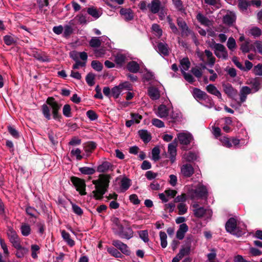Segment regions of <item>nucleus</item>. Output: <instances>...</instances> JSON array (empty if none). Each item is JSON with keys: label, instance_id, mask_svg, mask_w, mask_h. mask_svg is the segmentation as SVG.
I'll return each instance as SVG.
<instances>
[{"label": "nucleus", "instance_id": "nucleus-4", "mask_svg": "<svg viewBox=\"0 0 262 262\" xmlns=\"http://www.w3.org/2000/svg\"><path fill=\"white\" fill-rule=\"evenodd\" d=\"M226 231L237 236L241 237L246 233L247 226L243 223H237V220L234 217H230L226 223Z\"/></svg>", "mask_w": 262, "mask_h": 262}, {"label": "nucleus", "instance_id": "nucleus-19", "mask_svg": "<svg viewBox=\"0 0 262 262\" xmlns=\"http://www.w3.org/2000/svg\"><path fill=\"white\" fill-rule=\"evenodd\" d=\"M169 113V109L164 104L160 105L156 112V115L161 118L168 117Z\"/></svg>", "mask_w": 262, "mask_h": 262}, {"label": "nucleus", "instance_id": "nucleus-36", "mask_svg": "<svg viewBox=\"0 0 262 262\" xmlns=\"http://www.w3.org/2000/svg\"><path fill=\"white\" fill-rule=\"evenodd\" d=\"M140 138L145 143H147L151 140V136L146 130H140L139 131Z\"/></svg>", "mask_w": 262, "mask_h": 262}, {"label": "nucleus", "instance_id": "nucleus-37", "mask_svg": "<svg viewBox=\"0 0 262 262\" xmlns=\"http://www.w3.org/2000/svg\"><path fill=\"white\" fill-rule=\"evenodd\" d=\"M112 167V164L108 162H103L97 167V171L99 172H104L107 171Z\"/></svg>", "mask_w": 262, "mask_h": 262}, {"label": "nucleus", "instance_id": "nucleus-43", "mask_svg": "<svg viewBox=\"0 0 262 262\" xmlns=\"http://www.w3.org/2000/svg\"><path fill=\"white\" fill-rule=\"evenodd\" d=\"M122 91V90H121L119 85H118L117 86H115L114 88H113L111 90L112 96L114 98H116V99L118 98L119 97Z\"/></svg>", "mask_w": 262, "mask_h": 262}, {"label": "nucleus", "instance_id": "nucleus-20", "mask_svg": "<svg viewBox=\"0 0 262 262\" xmlns=\"http://www.w3.org/2000/svg\"><path fill=\"white\" fill-rule=\"evenodd\" d=\"M141 73L142 74V80L144 82H149L155 79V77L154 73L146 68L142 69Z\"/></svg>", "mask_w": 262, "mask_h": 262}, {"label": "nucleus", "instance_id": "nucleus-7", "mask_svg": "<svg viewBox=\"0 0 262 262\" xmlns=\"http://www.w3.org/2000/svg\"><path fill=\"white\" fill-rule=\"evenodd\" d=\"M198 56L204 63L207 64L208 66H213L215 63V58L209 50H205L204 53L198 52Z\"/></svg>", "mask_w": 262, "mask_h": 262}, {"label": "nucleus", "instance_id": "nucleus-3", "mask_svg": "<svg viewBox=\"0 0 262 262\" xmlns=\"http://www.w3.org/2000/svg\"><path fill=\"white\" fill-rule=\"evenodd\" d=\"M111 222V228L115 234L127 239H129L133 237L134 231L132 228L127 226L124 229L118 217L115 216H112Z\"/></svg>", "mask_w": 262, "mask_h": 262}, {"label": "nucleus", "instance_id": "nucleus-30", "mask_svg": "<svg viewBox=\"0 0 262 262\" xmlns=\"http://www.w3.org/2000/svg\"><path fill=\"white\" fill-rule=\"evenodd\" d=\"M61 236L63 240L70 247H73L75 245V242L71 238L70 234L63 230L61 231Z\"/></svg>", "mask_w": 262, "mask_h": 262}, {"label": "nucleus", "instance_id": "nucleus-18", "mask_svg": "<svg viewBox=\"0 0 262 262\" xmlns=\"http://www.w3.org/2000/svg\"><path fill=\"white\" fill-rule=\"evenodd\" d=\"M177 143L173 142L169 144L168 146V154L169 155V159L171 163L176 161V157L177 155Z\"/></svg>", "mask_w": 262, "mask_h": 262}, {"label": "nucleus", "instance_id": "nucleus-11", "mask_svg": "<svg viewBox=\"0 0 262 262\" xmlns=\"http://www.w3.org/2000/svg\"><path fill=\"white\" fill-rule=\"evenodd\" d=\"M7 236L9 241L12 244V246H17V244L20 243V239L16 232L11 227H8L7 232Z\"/></svg>", "mask_w": 262, "mask_h": 262}, {"label": "nucleus", "instance_id": "nucleus-17", "mask_svg": "<svg viewBox=\"0 0 262 262\" xmlns=\"http://www.w3.org/2000/svg\"><path fill=\"white\" fill-rule=\"evenodd\" d=\"M177 24L181 29L182 36H187L190 34V30L182 18H179L177 19Z\"/></svg>", "mask_w": 262, "mask_h": 262}, {"label": "nucleus", "instance_id": "nucleus-53", "mask_svg": "<svg viewBox=\"0 0 262 262\" xmlns=\"http://www.w3.org/2000/svg\"><path fill=\"white\" fill-rule=\"evenodd\" d=\"M250 5V2H248L245 0H239L238 6L242 11H246L247 9V7Z\"/></svg>", "mask_w": 262, "mask_h": 262}, {"label": "nucleus", "instance_id": "nucleus-42", "mask_svg": "<svg viewBox=\"0 0 262 262\" xmlns=\"http://www.w3.org/2000/svg\"><path fill=\"white\" fill-rule=\"evenodd\" d=\"M227 46L230 51H234L236 48L235 40L232 37H229L227 42Z\"/></svg>", "mask_w": 262, "mask_h": 262}, {"label": "nucleus", "instance_id": "nucleus-10", "mask_svg": "<svg viewBox=\"0 0 262 262\" xmlns=\"http://www.w3.org/2000/svg\"><path fill=\"white\" fill-rule=\"evenodd\" d=\"M194 196L198 199H205L206 200L208 197V189L207 187L203 185H199L193 191Z\"/></svg>", "mask_w": 262, "mask_h": 262}, {"label": "nucleus", "instance_id": "nucleus-63", "mask_svg": "<svg viewBox=\"0 0 262 262\" xmlns=\"http://www.w3.org/2000/svg\"><path fill=\"white\" fill-rule=\"evenodd\" d=\"M130 116L132 120L137 124L139 123L143 118L141 115L136 113H131Z\"/></svg>", "mask_w": 262, "mask_h": 262}, {"label": "nucleus", "instance_id": "nucleus-13", "mask_svg": "<svg viewBox=\"0 0 262 262\" xmlns=\"http://www.w3.org/2000/svg\"><path fill=\"white\" fill-rule=\"evenodd\" d=\"M112 244L117 249H119L124 254L127 255L130 254V251L129 250L128 246L121 241L118 239L113 240L112 241Z\"/></svg>", "mask_w": 262, "mask_h": 262}, {"label": "nucleus", "instance_id": "nucleus-23", "mask_svg": "<svg viewBox=\"0 0 262 262\" xmlns=\"http://www.w3.org/2000/svg\"><path fill=\"white\" fill-rule=\"evenodd\" d=\"M240 49L243 53H248L250 51H255L254 46L249 39H246L242 43Z\"/></svg>", "mask_w": 262, "mask_h": 262}, {"label": "nucleus", "instance_id": "nucleus-44", "mask_svg": "<svg viewBox=\"0 0 262 262\" xmlns=\"http://www.w3.org/2000/svg\"><path fill=\"white\" fill-rule=\"evenodd\" d=\"M160 149L158 147H155L152 149V159L154 161H157L160 159Z\"/></svg>", "mask_w": 262, "mask_h": 262}, {"label": "nucleus", "instance_id": "nucleus-45", "mask_svg": "<svg viewBox=\"0 0 262 262\" xmlns=\"http://www.w3.org/2000/svg\"><path fill=\"white\" fill-rule=\"evenodd\" d=\"M139 237L145 242H149L148 232L147 230H141L138 232Z\"/></svg>", "mask_w": 262, "mask_h": 262}, {"label": "nucleus", "instance_id": "nucleus-22", "mask_svg": "<svg viewBox=\"0 0 262 262\" xmlns=\"http://www.w3.org/2000/svg\"><path fill=\"white\" fill-rule=\"evenodd\" d=\"M156 50L161 55L167 56L169 53V50L167 43L159 42L156 48Z\"/></svg>", "mask_w": 262, "mask_h": 262}, {"label": "nucleus", "instance_id": "nucleus-9", "mask_svg": "<svg viewBox=\"0 0 262 262\" xmlns=\"http://www.w3.org/2000/svg\"><path fill=\"white\" fill-rule=\"evenodd\" d=\"M215 55L219 58L226 59L228 54L225 47L221 43H215L213 46Z\"/></svg>", "mask_w": 262, "mask_h": 262}, {"label": "nucleus", "instance_id": "nucleus-12", "mask_svg": "<svg viewBox=\"0 0 262 262\" xmlns=\"http://www.w3.org/2000/svg\"><path fill=\"white\" fill-rule=\"evenodd\" d=\"M178 139L181 144L187 145L193 139L192 135L188 133H181L177 135Z\"/></svg>", "mask_w": 262, "mask_h": 262}, {"label": "nucleus", "instance_id": "nucleus-31", "mask_svg": "<svg viewBox=\"0 0 262 262\" xmlns=\"http://www.w3.org/2000/svg\"><path fill=\"white\" fill-rule=\"evenodd\" d=\"M196 19L202 25L209 27L211 25V21L205 16L201 13H199L196 15Z\"/></svg>", "mask_w": 262, "mask_h": 262}, {"label": "nucleus", "instance_id": "nucleus-57", "mask_svg": "<svg viewBox=\"0 0 262 262\" xmlns=\"http://www.w3.org/2000/svg\"><path fill=\"white\" fill-rule=\"evenodd\" d=\"M86 116L91 121H94L97 119L98 116L96 112L93 110H89L86 112Z\"/></svg>", "mask_w": 262, "mask_h": 262}, {"label": "nucleus", "instance_id": "nucleus-21", "mask_svg": "<svg viewBox=\"0 0 262 262\" xmlns=\"http://www.w3.org/2000/svg\"><path fill=\"white\" fill-rule=\"evenodd\" d=\"M250 84L255 92L258 91L262 86V78L256 77L249 80L248 83Z\"/></svg>", "mask_w": 262, "mask_h": 262}, {"label": "nucleus", "instance_id": "nucleus-61", "mask_svg": "<svg viewBox=\"0 0 262 262\" xmlns=\"http://www.w3.org/2000/svg\"><path fill=\"white\" fill-rule=\"evenodd\" d=\"M191 72L197 78H200L202 75V69L199 67H193L191 70Z\"/></svg>", "mask_w": 262, "mask_h": 262}, {"label": "nucleus", "instance_id": "nucleus-29", "mask_svg": "<svg viewBox=\"0 0 262 262\" xmlns=\"http://www.w3.org/2000/svg\"><path fill=\"white\" fill-rule=\"evenodd\" d=\"M13 247L16 250L15 254L18 258H21L24 257L28 251V249L22 247L20 245V243L17 244V246H14Z\"/></svg>", "mask_w": 262, "mask_h": 262}, {"label": "nucleus", "instance_id": "nucleus-48", "mask_svg": "<svg viewBox=\"0 0 262 262\" xmlns=\"http://www.w3.org/2000/svg\"><path fill=\"white\" fill-rule=\"evenodd\" d=\"M160 238L161 240V247L163 248H165L166 247L167 245V235L163 231H161L160 232Z\"/></svg>", "mask_w": 262, "mask_h": 262}, {"label": "nucleus", "instance_id": "nucleus-64", "mask_svg": "<svg viewBox=\"0 0 262 262\" xmlns=\"http://www.w3.org/2000/svg\"><path fill=\"white\" fill-rule=\"evenodd\" d=\"M151 123L153 125L158 127L162 128L165 126L164 123L160 119L154 118L152 120Z\"/></svg>", "mask_w": 262, "mask_h": 262}, {"label": "nucleus", "instance_id": "nucleus-2", "mask_svg": "<svg viewBox=\"0 0 262 262\" xmlns=\"http://www.w3.org/2000/svg\"><path fill=\"white\" fill-rule=\"evenodd\" d=\"M110 176L108 174H100L99 179L93 180L95 190L93 191L94 197L96 200H101L107 190L109 186Z\"/></svg>", "mask_w": 262, "mask_h": 262}, {"label": "nucleus", "instance_id": "nucleus-47", "mask_svg": "<svg viewBox=\"0 0 262 262\" xmlns=\"http://www.w3.org/2000/svg\"><path fill=\"white\" fill-rule=\"evenodd\" d=\"M152 30L154 32V34L158 36L159 38L162 35V30L161 29L160 26L157 24H154L152 25Z\"/></svg>", "mask_w": 262, "mask_h": 262}, {"label": "nucleus", "instance_id": "nucleus-52", "mask_svg": "<svg viewBox=\"0 0 262 262\" xmlns=\"http://www.w3.org/2000/svg\"><path fill=\"white\" fill-rule=\"evenodd\" d=\"M221 142L222 145L227 148H231L232 146V144L231 142V139L227 137H223L221 139Z\"/></svg>", "mask_w": 262, "mask_h": 262}, {"label": "nucleus", "instance_id": "nucleus-27", "mask_svg": "<svg viewBox=\"0 0 262 262\" xmlns=\"http://www.w3.org/2000/svg\"><path fill=\"white\" fill-rule=\"evenodd\" d=\"M148 94L149 97L154 100H158L160 97V91L155 87H149L148 89Z\"/></svg>", "mask_w": 262, "mask_h": 262}, {"label": "nucleus", "instance_id": "nucleus-6", "mask_svg": "<svg viewBox=\"0 0 262 262\" xmlns=\"http://www.w3.org/2000/svg\"><path fill=\"white\" fill-rule=\"evenodd\" d=\"M102 43H104L103 46H106V48H111L110 39L105 36H102L101 39L99 37H93L89 42L90 46L92 48H98L102 45Z\"/></svg>", "mask_w": 262, "mask_h": 262}, {"label": "nucleus", "instance_id": "nucleus-24", "mask_svg": "<svg viewBox=\"0 0 262 262\" xmlns=\"http://www.w3.org/2000/svg\"><path fill=\"white\" fill-rule=\"evenodd\" d=\"M120 13L123 18L126 21H129L134 18V13L133 11L128 8H122L120 11Z\"/></svg>", "mask_w": 262, "mask_h": 262}, {"label": "nucleus", "instance_id": "nucleus-55", "mask_svg": "<svg viewBox=\"0 0 262 262\" xmlns=\"http://www.w3.org/2000/svg\"><path fill=\"white\" fill-rule=\"evenodd\" d=\"M190 252V247L188 246L185 248L181 249L178 254V256L182 258L185 256L188 255Z\"/></svg>", "mask_w": 262, "mask_h": 262}, {"label": "nucleus", "instance_id": "nucleus-56", "mask_svg": "<svg viewBox=\"0 0 262 262\" xmlns=\"http://www.w3.org/2000/svg\"><path fill=\"white\" fill-rule=\"evenodd\" d=\"M196 155L192 152H189L184 155V158L187 162H191L196 159Z\"/></svg>", "mask_w": 262, "mask_h": 262}, {"label": "nucleus", "instance_id": "nucleus-32", "mask_svg": "<svg viewBox=\"0 0 262 262\" xmlns=\"http://www.w3.org/2000/svg\"><path fill=\"white\" fill-rule=\"evenodd\" d=\"M207 91L211 94L214 95L219 98H221L222 95L217 88L212 84H210L206 86Z\"/></svg>", "mask_w": 262, "mask_h": 262}, {"label": "nucleus", "instance_id": "nucleus-5", "mask_svg": "<svg viewBox=\"0 0 262 262\" xmlns=\"http://www.w3.org/2000/svg\"><path fill=\"white\" fill-rule=\"evenodd\" d=\"M129 56L125 54L118 53L115 56V62L117 64L121 65L124 63H127L126 66H142L143 63L140 60L137 61H130Z\"/></svg>", "mask_w": 262, "mask_h": 262}, {"label": "nucleus", "instance_id": "nucleus-46", "mask_svg": "<svg viewBox=\"0 0 262 262\" xmlns=\"http://www.w3.org/2000/svg\"><path fill=\"white\" fill-rule=\"evenodd\" d=\"M81 150L78 148L73 149L71 151V155L72 156L76 157L77 160H81L82 159V156L81 155Z\"/></svg>", "mask_w": 262, "mask_h": 262}, {"label": "nucleus", "instance_id": "nucleus-33", "mask_svg": "<svg viewBox=\"0 0 262 262\" xmlns=\"http://www.w3.org/2000/svg\"><path fill=\"white\" fill-rule=\"evenodd\" d=\"M181 68V71L182 73L185 78V79L189 82V83H192L194 81V78L192 75L190 73H187L185 72L189 69L190 67H182Z\"/></svg>", "mask_w": 262, "mask_h": 262}, {"label": "nucleus", "instance_id": "nucleus-26", "mask_svg": "<svg viewBox=\"0 0 262 262\" xmlns=\"http://www.w3.org/2000/svg\"><path fill=\"white\" fill-rule=\"evenodd\" d=\"M188 227L186 224L183 223L180 225L179 228L176 233V237L180 240L184 238L185 234L187 232Z\"/></svg>", "mask_w": 262, "mask_h": 262}, {"label": "nucleus", "instance_id": "nucleus-41", "mask_svg": "<svg viewBox=\"0 0 262 262\" xmlns=\"http://www.w3.org/2000/svg\"><path fill=\"white\" fill-rule=\"evenodd\" d=\"M87 12L89 14L93 16L95 19L98 18L101 14L97 9L93 7L89 8Z\"/></svg>", "mask_w": 262, "mask_h": 262}, {"label": "nucleus", "instance_id": "nucleus-50", "mask_svg": "<svg viewBox=\"0 0 262 262\" xmlns=\"http://www.w3.org/2000/svg\"><path fill=\"white\" fill-rule=\"evenodd\" d=\"M8 130L10 134L14 138L18 139L19 137V132L11 125L8 126Z\"/></svg>", "mask_w": 262, "mask_h": 262}, {"label": "nucleus", "instance_id": "nucleus-51", "mask_svg": "<svg viewBox=\"0 0 262 262\" xmlns=\"http://www.w3.org/2000/svg\"><path fill=\"white\" fill-rule=\"evenodd\" d=\"M224 90L225 93L229 96H232L234 94V90L229 84L224 86Z\"/></svg>", "mask_w": 262, "mask_h": 262}, {"label": "nucleus", "instance_id": "nucleus-14", "mask_svg": "<svg viewBox=\"0 0 262 262\" xmlns=\"http://www.w3.org/2000/svg\"><path fill=\"white\" fill-rule=\"evenodd\" d=\"M181 172L184 177L189 178L194 173V168L190 164L186 163L181 166Z\"/></svg>", "mask_w": 262, "mask_h": 262}, {"label": "nucleus", "instance_id": "nucleus-25", "mask_svg": "<svg viewBox=\"0 0 262 262\" xmlns=\"http://www.w3.org/2000/svg\"><path fill=\"white\" fill-rule=\"evenodd\" d=\"M74 25L73 20H70L68 24L63 26V36L65 38H68L73 33L74 29L73 28Z\"/></svg>", "mask_w": 262, "mask_h": 262}, {"label": "nucleus", "instance_id": "nucleus-59", "mask_svg": "<svg viewBox=\"0 0 262 262\" xmlns=\"http://www.w3.org/2000/svg\"><path fill=\"white\" fill-rule=\"evenodd\" d=\"M175 8L179 11H184L182 2L181 0H172Z\"/></svg>", "mask_w": 262, "mask_h": 262}, {"label": "nucleus", "instance_id": "nucleus-1", "mask_svg": "<svg viewBox=\"0 0 262 262\" xmlns=\"http://www.w3.org/2000/svg\"><path fill=\"white\" fill-rule=\"evenodd\" d=\"M61 107V104L56 101L54 98L49 97L46 100V104H43L41 106V112L45 118L49 120L51 118V108L53 119L57 120L61 118V115L59 114Z\"/></svg>", "mask_w": 262, "mask_h": 262}, {"label": "nucleus", "instance_id": "nucleus-58", "mask_svg": "<svg viewBox=\"0 0 262 262\" xmlns=\"http://www.w3.org/2000/svg\"><path fill=\"white\" fill-rule=\"evenodd\" d=\"M73 212L78 215H81L83 214L82 209L77 205L71 202Z\"/></svg>", "mask_w": 262, "mask_h": 262}, {"label": "nucleus", "instance_id": "nucleus-8", "mask_svg": "<svg viewBox=\"0 0 262 262\" xmlns=\"http://www.w3.org/2000/svg\"><path fill=\"white\" fill-rule=\"evenodd\" d=\"M71 182L75 187L76 190L81 195L86 194L85 192L86 184L84 180L76 177H73L71 179Z\"/></svg>", "mask_w": 262, "mask_h": 262}, {"label": "nucleus", "instance_id": "nucleus-39", "mask_svg": "<svg viewBox=\"0 0 262 262\" xmlns=\"http://www.w3.org/2000/svg\"><path fill=\"white\" fill-rule=\"evenodd\" d=\"M79 171L83 174L92 175L94 174L96 170L94 168L89 167H82L79 168Z\"/></svg>", "mask_w": 262, "mask_h": 262}, {"label": "nucleus", "instance_id": "nucleus-54", "mask_svg": "<svg viewBox=\"0 0 262 262\" xmlns=\"http://www.w3.org/2000/svg\"><path fill=\"white\" fill-rule=\"evenodd\" d=\"M178 209L179 210L178 214L180 215H183L186 213L187 211V207L186 205L184 203H180L178 206Z\"/></svg>", "mask_w": 262, "mask_h": 262}, {"label": "nucleus", "instance_id": "nucleus-38", "mask_svg": "<svg viewBox=\"0 0 262 262\" xmlns=\"http://www.w3.org/2000/svg\"><path fill=\"white\" fill-rule=\"evenodd\" d=\"M21 233L25 236H28L31 233V227L27 224H23L20 228Z\"/></svg>", "mask_w": 262, "mask_h": 262}, {"label": "nucleus", "instance_id": "nucleus-28", "mask_svg": "<svg viewBox=\"0 0 262 262\" xmlns=\"http://www.w3.org/2000/svg\"><path fill=\"white\" fill-rule=\"evenodd\" d=\"M192 94L195 99H199L200 100H206L208 97L205 92L198 88L193 89Z\"/></svg>", "mask_w": 262, "mask_h": 262}, {"label": "nucleus", "instance_id": "nucleus-49", "mask_svg": "<svg viewBox=\"0 0 262 262\" xmlns=\"http://www.w3.org/2000/svg\"><path fill=\"white\" fill-rule=\"evenodd\" d=\"M95 75L93 73H89L85 78V80L89 86H93L95 84Z\"/></svg>", "mask_w": 262, "mask_h": 262}, {"label": "nucleus", "instance_id": "nucleus-40", "mask_svg": "<svg viewBox=\"0 0 262 262\" xmlns=\"http://www.w3.org/2000/svg\"><path fill=\"white\" fill-rule=\"evenodd\" d=\"M206 209L203 207H199L193 210L194 215L195 217H202L206 213Z\"/></svg>", "mask_w": 262, "mask_h": 262}, {"label": "nucleus", "instance_id": "nucleus-60", "mask_svg": "<svg viewBox=\"0 0 262 262\" xmlns=\"http://www.w3.org/2000/svg\"><path fill=\"white\" fill-rule=\"evenodd\" d=\"M108 252L111 254L112 255L115 256V257L119 258L121 257L122 255L121 253L115 248H111L107 250Z\"/></svg>", "mask_w": 262, "mask_h": 262}, {"label": "nucleus", "instance_id": "nucleus-35", "mask_svg": "<svg viewBox=\"0 0 262 262\" xmlns=\"http://www.w3.org/2000/svg\"><path fill=\"white\" fill-rule=\"evenodd\" d=\"M182 115L180 113L172 112L168 118L169 122L176 123L181 121Z\"/></svg>", "mask_w": 262, "mask_h": 262}, {"label": "nucleus", "instance_id": "nucleus-15", "mask_svg": "<svg viewBox=\"0 0 262 262\" xmlns=\"http://www.w3.org/2000/svg\"><path fill=\"white\" fill-rule=\"evenodd\" d=\"M162 6L160 0H152L151 3L147 5L150 11L154 14L158 13Z\"/></svg>", "mask_w": 262, "mask_h": 262}, {"label": "nucleus", "instance_id": "nucleus-16", "mask_svg": "<svg viewBox=\"0 0 262 262\" xmlns=\"http://www.w3.org/2000/svg\"><path fill=\"white\" fill-rule=\"evenodd\" d=\"M71 56L72 58L75 60H78L79 59H81L83 63L80 66H83L85 63V61L87 60L88 55L87 54L84 52H75L71 54ZM74 66H79L78 62L77 61L76 63Z\"/></svg>", "mask_w": 262, "mask_h": 262}, {"label": "nucleus", "instance_id": "nucleus-34", "mask_svg": "<svg viewBox=\"0 0 262 262\" xmlns=\"http://www.w3.org/2000/svg\"><path fill=\"white\" fill-rule=\"evenodd\" d=\"M130 185V180L129 179L125 177L122 178L120 183V189L121 191H125L129 188Z\"/></svg>", "mask_w": 262, "mask_h": 262}, {"label": "nucleus", "instance_id": "nucleus-62", "mask_svg": "<svg viewBox=\"0 0 262 262\" xmlns=\"http://www.w3.org/2000/svg\"><path fill=\"white\" fill-rule=\"evenodd\" d=\"M63 114L66 117H70L71 116V108L69 104H65L62 110Z\"/></svg>", "mask_w": 262, "mask_h": 262}]
</instances>
